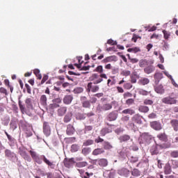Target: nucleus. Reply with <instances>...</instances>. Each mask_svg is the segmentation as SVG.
<instances>
[{
	"label": "nucleus",
	"instance_id": "9b49d317",
	"mask_svg": "<svg viewBox=\"0 0 178 178\" xmlns=\"http://www.w3.org/2000/svg\"><path fill=\"white\" fill-rule=\"evenodd\" d=\"M74 165V159H65L64 165L65 168H72Z\"/></svg>",
	"mask_w": 178,
	"mask_h": 178
},
{
	"label": "nucleus",
	"instance_id": "6e6d98bb",
	"mask_svg": "<svg viewBox=\"0 0 178 178\" xmlns=\"http://www.w3.org/2000/svg\"><path fill=\"white\" fill-rule=\"evenodd\" d=\"M71 151H72V152H77V151H79V145H72L71 146Z\"/></svg>",
	"mask_w": 178,
	"mask_h": 178
},
{
	"label": "nucleus",
	"instance_id": "bf43d9fd",
	"mask_svg": "<svg viewBox=\"0 0 178 178\" xmlns=\"http://www.w3.org/2000/svg\"><path fill=\"white\" fill-rule=\"evenodd\" d=\"M90 148L84 147L83 149H82V154L83 155H88V154H90Z\"/></svg>",
	"mask_w": 178,
	"mask_h": 178
},
{
	"label": "nucleus",
	"instance_id": "8fccbe9b",
	"mask_svg": "<svg viewBox=\"0 0 178 178\" xmlns=\"http://www.w3.org/2000/svg\"><path fill=\"white\" fill-rule=\"evenodd\" d=\"M163 34L165 40H169V37H170V33L166 30H163Z\"/></svg>",
	"mask_w": 178,
	"mask_h": 178
},
{
	"label": "nucleus",
	"instance_id": "e2e57ef3",
	"mask_svg": "<svg viewBox=\"0 0 178 178\" xmlns=\"http://www.w3.org/2000/svg\"><path fill=\"white\" fill-rule=\"evenodd\" d=\"M131 83L132 84H136V83H137V75L131 76Z\"/></svg>",
	"mask_w": 178,
	"mask_h": 178
},
{
	"label": "nucleus",
	"instance_id": "5fc2aeb1",
	"mask_svg": "<svg viewBox=\"0 0 178 178\" xmlns=\"http://www.w3.org/2000/svg\"><path fill=\"white\" fill-rule=\"evenodd\" d=\"M84 91V89L83 88H76L74 90V94H81Z\"/></svg>",
	"mask_w": 178,
	"mask_h": 178
},
{
	"label": "nucleus",
	"instance_id": "0eeeda50",
	"mask_svg": "<svg viewBox=\"0 0 178 178\" xmlns=\"http://www.w3.org/2000/svg\"><path fill=\"white\" fill-rule=\"evenodd\" d=\"M43 133L45 134L46 137L51 136V127L49 124L47 122L43 123Z\"/></svg>",
	"mask_w": 178,
	"mask_h": 178
},
{
	"label": "nucleus",
	"instance_id": "5701e85b",
	"mask_svg": "<svg viewBox=\"0 0 178 178\" xmlns=\"http://www.w3.org/2000/svg\"><path fill=\"white\" fill-rule=\"evenodd\" d=\"M96 162H97L99 166H108V160H106V159H100L99 160H96Z\"/></svg>",
	"mask_w": 178,
	"mask_h": 178
},
{
	"label": "nucleus",
	"instance_id": "bb28decb",
	"mask_svg": "<svg viewBox=\"0 0 178 178\" xmlns=\"http://www.w3.org/2000/svg\"><path fill=\"white\" fill-rule=\"evenodd\" d=\"M138 111L142 113H148V112H149V108L147 106L141 105V106H139Z\"/></svg>",
	"mask_w": 178,
	"mask_h": 178
},
{
	"label": "nucleus",
	"instance_id": "c756f323",
	"mask_svg": "<svg viewBox=\"0 0 178 178\" xmlns=\"http://www.w3.org/2000/svg\"><path fill=\"white\" fill-rule=\"evenodd\" d=\"M124 115H134L136 111L133 108H126L122 111Z\"/></svg>",
	"mask_w": 178,
	"mask_h": 178
},
{
	"label": "nucleus",
	"instance_id": "4d7b16f0",
	"mask_svg": "<svg viewBox=\"0 0 178 178\" xmlns=\"http://www.w3.org/2000/svg\"><path fill=\"white\" fill-rule=\"evenodd\" d=\"M94 144V140L89 139L83 143V145H86V147L88 145H92Z\"/></svg>",
	"mask_w": 178,
	"mask_h": 178
},
{
	"label": "nucleus",
	"instance_id": "c9c22d12",
	"mask_svg": "<svg viewBox=\"0 0 178 178\" xmlns=\"http://www.w3.org/2000/svg\"><path fill=\"white\" fill-rule=\"evenodd\" d=\"M131 175L132 176H134V177H138V176L141 175V172H140L138 170V169L137 168H134L132 171H131Z\"/></svg>",
	"mask_w": 178,
	"mask_h": 178
},
{
	"label": "nucleus",
	"instance_id": "603ef678",
	"mask_svg": "<svg viewBox=\"0 0 178 178\" xmlns=\"http://www.w3.org/2000/svg\"><path fill=\"white\" fill-rule=\"evenodd\" d=\"M131 97H133V94L130 92H127L123 94L124 99H127V98H131Z\"/></svg>",
	"mask_w": 178,
	"mask_h": 178
},
{
	"label": "nucleus",
	"instance_id": "a19ab883",
	"mask_svg": "<svg viewBox=\"0 0 178 178\" xmlns=\"http://www.w3.org/2000/svg\"><path fill=\"white\" fill-rule=\"evenodd\" d=\"M148 61L147 60H140L139 61V66L140 67H145V66H147Z\"/></svg>",
	"mask_w": 178,
	"mask_h": 178
},
{
	"label": "nucleus",
	"instance_id": "4c0bfd02",
	"mask_svg": "<svg viewBox=\"0 0 178 178\" xmlns=\"http://www.w3.org/2000/svg\"><path fill=\"white\" fill-rule=\"evenodd\" d=\"M33 73L36 76V77L38 78V80H41V79H42V76L40 73V70H38V69L34 70Z\"/></svg>",
	"mask_w": 178,
	"mask_h": 178
},
{
	"label": "nucleus",
	"instance_id": "c03bdc74",
	"mask_svg": "<svg viewBox=\"0 0 178 178\" xmlns=\"http://www.w3.org/2000/svg\"><path fill=\"white\" fill-rule=\"evenodd\" d=\"M165 175H170L172 173V168L170 165H166L164 168Z\"/></svg>",
	"mask_w": 178,
	"mask_h": 178
},
{
	"label": "nucleus",
	"instance_id": "ddd939ff",
	"mask_svg": "<svg viewBox=\"0 0 178 178\" xmlns=\"http://www.w3.org/2000/svg\"><path fill=\"white\" fill-rule=\"evenodd\" d=\"M75 131H76V129H74V127H73V125L70 124L67 126L66 133L67 136H73Z\"/></svg>",
	"mask_w": 178,
	"mask_h": 178
},
{
	"label": "nucleus",
	"instance_id": "1a4fd4ad",
	"mask_svg": "<svg viewBox=\"0 0 178 178\" xmlns=\"http://www.w3.org/2000/svg\"><path fill=\"white\" fill-rule=\"evenodd\" d=\"M154 91L157 93V94H165V88H163V86L162 84H156L154 86Z\"/></svg>",
	"mask_w": 178,
	"mask_h": 178
},
{
	"label": "nucleus",
	"instance_id": "f257e3e1",
	"mask_svg": "<svg viewBox=\"0 0 178 178\" xmlns=\"http://www.w3.org/2000/svg\"><path fill=\"white\" fill-rule=\"evenodd\" d=\"M95 72H97V73H100V75L97 74H93L90 77V81H93V84H99V83H102L104 81L103 79H108V76L106 74H104V67L102 65H99L95 70Z\"/></svg>",
	"mask_w": 178,
	"mask_h": 178
},
{
	"label": "nucleus",
	"instance_id": "09e8293b",
	"mask_svg": "<svg viewBox=\"0 0 178 178\" xmlns=\"http://www.w3.org/2000/svg\"><path fill=\"white\" fill-rule=\"evenodd\" d=\"M125 104L128 106L133 105L134 104V99H133V98L127 99L125 102Z\"/></svg>",
	"mask_w": 178,
	"mask_h": 178
},
{
	"label": "nucleus",
	"instance_id": "7c9ffc66",
	"mask_svg": "<svg viewBox=\"0 0 178 178\" xmlns=\"http://www.w3.org/2000/svg\"><path fill=\"white\" fill-rule=\"evenodd\" d=\"M162 73L157 72L154 74V79H155V84H159V81L162 79Z\"/></svg>",
	"mask_w": 178,
	"mask_h": 178
},
{
	"label": "nucleus",
	"instance_id": "f8f14e48",
	"mask_svg": "<svg viewBox=\"0 0 178 178\" xmlns=\"http://www.w3.org/2000/svg\"><path fill=\"white\" fill-rule=\"evenodd\" d=\"M112 108V104H104L102 106H97V109L100 111H111V109Z\"/></svg>",
	"mask_w": 178,
	"mask_h": 178
},
{
	"label": "nucleus",
	"instance_id": "052dcab7",
	"mask_svg": "<svg viewBox=\"0 0 178 178\" xmlns=\"http://www.w3.org/2000/svg\"><path fill=\"white\" fill-rule=\"evenodd\" d=\"M49 109H56V108H59V104L56 103H53L49 104Z\"/></svg>",
	"mask_w": 178,
	"mask_h": 178
},
{
	"label": "nucleus",
	"instance_id": "39448f33",
	"mask_svg": "<svg viewBox=\"0 0 178 178\" xmlns=\"http://www.w3.org/2000/svg\"><path fill=\"white\" fill-rule=\"evenodd\" d=\"M150 127L156 131H159L160 130H162V124L159 121H153L150 122Z\"/></svg>",
	"mask_w": 178,
	"mask_h": 178
},
{
	"label": "nucleus",
	"instance_id": "412c9836",
	"mask_svg": "<svg viewBox=\"0 0 178 178\" xmlns=\"http://www.w3.org/2000/svg\"><path fill=\"white\" fill-rule=\"evenodd\" d=\"M104 153H105V150L104 149V148H97L93 150L92 154L95 156H97L98 155H101Z\"/></svg>",
	"mask_w": 178,
	"mask_h": 178
},
{
	"label": "nucleus",
	"instance_id": "f704fd0d",
	"mask_svg": "<svg viewBox=\"0 0 178 178\" xmlns=\"http://www.w3.org/2000/svg\"><path fill=\"white\" fill-rule=\"evenodd\" d=\"M76 119L78 120H84L86 119V113H78L76 114Z\"/></svg>",
	"mask_w": 178,
	"mask_h": 178
},
{
	"label": "nucleus",
	"instance_id": "72a5a7b5",
	"mask_svg": "<svg viewBox=\"0 0 178 178\" xmlns=\"http://www.w3.org/2000/svg\"><path fill=\"white\" fill-rule=\"evenodd\" d=\"M88 165V163L86 161L77 162L76 163V168H86V166Z\"/></svg>",
	"mask_w": 178,
	"mask_h": 178
},
{
	"label": "nucleus",
	"instance_id": "6ab92c4d",
	"mask_svg": "<svg viewBox=\"0 0 178 178\" xmlns=\"http://www.w3.org/2000/svg\"><path fill=\"white\" fill-rule=\"evenodd\" d=\"M118 119V114L115 112H111L108 114L107 120L108 122H113Z\"/></svg>",
	"mask_w": 178,
	"mask_h": 178
},
{
	"label": "nucleus",
	"instance_id": "e433bc0d",
	"mask_svg": "<svg viewBox=\"0 0 178 178\" xmlns=\"http://www.w3.org/2000/svg\"><path fill=\"white\" fill-rule=\"evenodd\" d=\"M79 172L81 173V177L82 178H90V176H92V173H88V172H83V170H79Z\"/></svg>",
	"mask_w": 178,
	"mask_h": 178
},
{
	"label": "nucleus",
	"instance_id": "b1692460",
	"mask_svg": "<svg viewBox=\"0 0 178 178\" xmlns=\"http://www.w3.org/2000/svg\"><path fill=\"white\" fill-rule=\"evenodd\" d=\"M155 71V67L153 65H149L144 69L145 73L146 74H151L153 72Z\"/></svg>",
	"mask_w": 178,
	"mask_h": 178
},
{
	"label": "nucleus",
	"instance_id": "a18cd8bd",
	"mask_svg": "<svg viewBox=\"0 0 178 178\" xmlns=\"http://www.w3.org/2000/svg\"><path fill=\"white\" fill-rule=\"evenodd\" d=\"M128 52H134V54H137V52H140L141 50L138 47L129 48L127 49Z\"/></svg>",
	"mask_w": 178,
	"mask_h": 178
},
{
	"label": "nucleus",
	"instance_id": "7ed1b4c3",
	"mask_svg": "<svg viewBox=\"0 0 178 178\" xmlns=\"http://www.w3.org/2000/svg\"><path fill=\"white\" fill-rule=\"evenodd\" d=\"M161 102L165 105H176L177 99L173 95L167 96L161 99Z\"/></svg>",
	"mask_w": 178,
	"mask_h": 178
},
{
	"label": "nucleus",
	"instance_id": "3c124183",
	"mask_svg": "<svg viewBox=\"0 0 178 178\" xmlns=\"http://www.w3.org/2000/svg\"><path fill=\"white\" fill-rule=\"evenodd\" d=\"M131 74V72L127 70H124L121 72V75L124 76L125 77H127V76H130Z\"/></svg>",
	"mask_w": 178,
	"mask_h": 178
},
{
	"label": "nucleus",
	"instance_id": "4468645a",
	"mask_svg": "<svg viewBox=\"0 0 178 178\" xmlns=\"http://www.w3.org/2000/svg\"><path fill=\"white\" fill-rule=\"evenodd\" d=\"M170 124L171 127H172L174 131H178V120L177 119H172L170 122Z\"/></svg>",
	"mask_w": 178,
	"mask_h": 178
},
{
	"label": "nucleus",
	"instance_id": "4be33fe9",
	"mask_svg": "<svg viewBox=\"0 0 178 178\" xmlns=\"http://www.w3.org/2000/svg\"><path fill=\"white\" fill-rule=\"evenodd\" d=\"M116 60V56H108L106 58L103 59L102 60V63H108L109 62H115Z\"/></svg>",
	"mask_w": 178,
	"mask_h": 178
},
{
	"label": "nucleus",
	"instance_id": "69168bd1",
	"mask_svg": "<svg viewBox=\"0 0 178 178\" xmlns=\"http://www.w3.org/2000/svg\"><path fill=\"white\" fill-rule=\"evenodd\" d=\"M33 161L36 162V163H38V165H41V163H42V160L41 159V158H40L39 156H38L35 159H33Z\"/></svg>",
	"mask_w": 178,
	"mask_h": 178
},
{
	"label": "nucleus",
	"instance_id": "680f3d73",
	"mask_svg": "<svg viewBox=\"0 0 178 178\" xmlns=\"http://www.w3.org/2000/svg\"><path fill=\"white\" fill-rule=\"evenodd\" d=\"M29 153H30V155H31V156L33 159H35L36 157L38 156V155L37 154V152H35L33 150H30Z\"/></svg>",
	"mask_w": 178,
	"mask_h": 178
},
{
	"label": "nucleus",
	"instance_id": "79ce46f5",
	"mask_svg": "<svg viewBox=\"0 0 178 178\" xmlns=\"http://www.w3.org/2000/svg\"><path fill=\"white\" fill-rule=\"evenodd\" d=\"M170 156L171 158L177 159L178 158V150H172L170 153Z\"/></svg>",
	"mask_w": 178,
	"mask_h": 178
},
{
	"label": "nucleus",
	"instance_id": "dca6fc26",
	"mask_svg": "<svg viewBox=\"0 0 178 178\" xmlns=\"http://www.w3.org/2000/svg\"><path fill=\"white\" fill-rule=\"evenodd\" d=\"M19 154L22 156V158H24V159H29V154H27L24 147H19Z\"/></svg>",
	"mask_w": 178,
	"mask_h": 178
},
{
	"label": "nucleus",
	"instance_id": "a211bd4d",
	"mask_svg": "<svg viewBox=\"0 0 178 178\" xmlns=\"http://www.w3.org/2000/svg\"><path fill=\"white\" fill-rule=\"evenodd\" d=\"M131 119L132 122H134V123H137L138 124H141L142 123L141 115H140V114H135Z\"/></svg>",
	"mask_w": 178,
	"mask_h": 178
},
{
	"label": "nucleus",
	"instance_id": "338daca9",
	"mask_svg": "<svg viewBox=\"0 0 178 178\" xmlns=\"http://www.w3.org/2000/svg\"><path fill=\"white\" fill-rule=\"evenodd\" d=\"M107 44H108V45H116L118 44V42H115L112 39H109L107 41Z\"/></svg>",
	"mask_w": 178,
	"mask_h": 178
},
{
	"label": "nucleus",
	"instance_id": "864d4df0",
	"mask_svg": "<svg viewBox=\"0 0 178 178\" xmlns=\"http://www.w3.org/2000/svg\"><path fill=\"white\" fill-rule=\"evenodd\" d=\"M150 92H148L144 89H140L138 90V94H140V95H145V96H147L148 95V93Z\"/></svg>",
	"mask_w": 178,
	"mask_h": 178
},
{
	"label": "nucleus",
	"instance_id": "ea45409f",
	"mask_svg": "<svg viewBox=\"0 0 178 178\" xmlns=\"http://www.w3.org/2000/svg\"><path fill=\"white\" fill-rule=\"evenodd\" d=\"M19 109L22 112V113H23V115H24V113H26V107H24V106L22 104V101L19 100Z\"/></svg>",
	"mask_w": 178,
	"mask_h": 178
},
{
	"label": "nucleus",
	"instance_id": "473e14b6",
	"mask_svg": "<svg viewBox=\"0 0 178 178\" xmlns=\"http://www.w3.org/2000/svg\"><path fill=\"white\" fill-rule=\"evenodd\" d=\"M104 149H112L113 147L111 145V143L108 141H104L103 143Z\"/></svg>",
	"mask_w": 178,
	"mask_h": 178
},
{
	"label": "nucleus",
	"instance_id": "2f4dec72",
	"mask_svg": "<svg viewBox=\"0 0 178 178\" xmlns=\"http://www.w3.org/2000/svg\"><path fill=\"white\" fill-rule=\"evenodd\" d=\"M108 133H112V130L109 128H103L101 131H100V134L103 136H106V134H108Z\"/></svg>",
	"mask_w": 178,
	"mask_h": 178
},
{
	"label": "nucleus",
	"instance_id": "0e129e2a",
	"mask_svg": "<svg viewBox=\"0 0 178 178\" xmlns=\"http://www.w3.org/2000/svg\"><path fill=\"white\" fill-rule=\"evenodd\" d=\"M7 138L11 143V144H15L16 142V140H15V138H13L10 136V135H7Z\"/></svg>",
	"mask_w": 178,
	"mask_h": 178
},
{
	"label": "nucleus",
	"instance_id": "6e6552de",
	"mask_svg": "<svg viewBox=\"0 0 178 178\" xmlns=\"http://www.w3.org/2000/svg\"><path fill=\"white\" fill-rule=\"evenodd\" d=\"M118 173L120 176H123L124 177H128L130 176V170L124 168L118 170Z\"/></svg>",
	"mask_w": 178,
	"mask_h": 178
},
{
	"label": "nucleus",
	"instance_id": "c85d7f7f",
	"mask_svg": "<svg viewBox=\"0 0 178 178\" xmlns=\"http://www.w3.org/2000/svg\"><path fill=\"white\" fill-rule=\"evenodd\" d=\"M73 117V114L72 113H68L66 114L63 118L64 123H69L70 120H72V118Z\"/></svg>",
	"mask_w": 178,
	"mask_h": 178
},
{
	"label": "nucleus",
	"instance_id": "f03ea898",
	"mask_svg": "<svg viewBox=\"0 0 178 178\" xmlns=\"http://www.w3.org/2000/svg\"><path fill=\"white\" fill-rule=\"evenodd\" d=\"M156 143V145H153L150 148V154L152 155H158L159 154V149H167V148H170V143H164L162 144H158Z\"/></svg>",
	"mask_w": 178,
	"mask_h": 178
},
{
	"label": "nucleus",
	"instance_id": "a878e982",
	"mask_svg": "<svg viewBox=\"0 0 178 178\" xmlns=\"http://www.w3.org/2000/svg\"><path fill=\"white\" fill-rule=\"evenodd\" d=\"M138 84L140 86H147V84H149V80L145 77L140 78L138 81Z\"/></svg>",
	"mask_w": 178,
	"mask_h": 178
},
{
	"label": "nucleus",
	"instance_id": "423d86ee",
	"mask_svg": "<svg viewBox=\"0 0 178 178\" xmlns=\"http://www.w3.org/2000/svg\"><path fill=\"white\" fill-rule=\"evenodd\" d=\"M42 159L43 162L47 165L48 168H50V169H55L56 165L54 161H49L45 156H42Z\"/></svg>",
	"mask_w": 178,
	"mask_h": 178
},
{
	"label": "nucleus",
	"instance_id": "2eb2a0df",
	"mask_svg": "<svg viewBox=\"0 0 178 178\" xmlns=\"http://www.w3.org/2000/svg\"><path fill=\"white\" fill-rule=\"evenodd\" d=\"M157 138L162 141L163 143H168V135L165 133H160L157 135Z\"/></svg>",
	"mask_w": 178,
	"mask_h": 178
},
{
	"label": "nucleus",
	"instance_id": "393cba45",
	"mask_svg": "<svg viewBox=\"0 0 178 178\" xmlns=\"http://www.w3.org/2000/svg\"><path fill=\"white\" fill-rule=\"evenodd\" d=\"M118 140L120 143H127L130 140V136L126 134L120 136Z\"/></svg>",
	"mask_w": 178,
	"mask_h": 178
},
{
	"label": "nucleus",
	"instance_id": "cd10ccee",
	"mask_svg": "<svg viewBox=\"0 0 178 178\" xmlns=\"http://www.w3.org/2000/svg\"><path fill=\"white\" fill-rule=\"evenodd\" d=\"M47 95H42L40 96V104L42 105V106H47Z\"/></svg>",
	"mask_w": 178,
	"mask_h": 178
},
{
	"label": "nucleus",
	"instance_id": "49530a36",
	"mask_svg": "<svg viewBox=\"0 0 178 178\" xmlns=\"http://www.w3.org/2000/svg\"><path fill=\"white\" fill-rule=\"evenodd\" d=\"M123 88L124 90H131V88H133V84L130 83H125L123 85Z\"/></svg>",
	"mask_w": 178,
	"mask_h": 178
},
{
	"label": "nucleus",
	"instance_id": "aec40b11",
	"mask_svg": "<svg viewBox=\"0 0 178 178\" xmlns=\"http://www.w3.org/2000/svg\"><path fill=\"white\" fill-rule=\"evenodd\" d=\"M72 101H73V96L70 95L65 96L63 99V102L64 104H65V105H69L72 104Z\"/></svg>",
	"mask_w": 178,
	"mask_h": 178
},
{
	"label": "nucleus",
	"instance_id": "f3484780",
	"mask_svg": "<svg viewBox=\"0 0 178 178\" xmlns=\"http://www.w3.org/2000/svg\"><path fill=\"white\" fill-rule=\"evenodd\" d=\"M66 112H67V108L62 106L57 110V115L58 116H64Z\"/></svg>",
	"mask_w": 178,
	"mask_h": 178
},
{
	"label": "nucleus",
	"instance_id": "de8ad7c7",
	"mask_svg": "<svg viewBox=\"0 0 178 178\" xmlns=\"http://www.w3.org/2000/svg\"><path fill=\"white\" fill-rule=\"evenodd\" d=\"M82 106H83V108H90L91 107V103H90V101L86 100V101L83 102Z\"/></svg>",
	"mask_w": 178,
	"mask_h": 178
},
{
	"label": "nucleus",
	"instance_id": "13d9d810",
	"mask_svg": "<svg viewBox=\"0 0 178 178\" xmlns=\"http://www.w3.org/2000/svg\"><path fill=\"white\" fill-rule=\"evenodd\" d=\"M143 104L144 105H152L154 104V101L146 99L143 101Z\"/></svg>",
	"mask_w": 178,
	"mask_h": 178
},
{
	"label": "nucleus",
	"instance_id": "20e7f679",
	"mask_svg": "<svg viewBox=\"0 0 178 178\" xmlns=\"http://www.w3.org/2000/svg\"><path fill=\"white\" fill-rule=\"evenodd\" d=\"M88 92H98L99 91V86L95 85L92 86V82H89L87 85Z\"/></svg>",
	"mask_w": 178,
	"mask_h": 178
},
{
	"label": "nucleus",
	"instance_id": "58836bf2",
	"mask_svg": "<svg viewBox=\"0 0 178 178\" xmlns=\"http://www.w3.org/2000/svg\"><path fill=\"white\" fill-rule=\"evenodd\" d=\"M5 155L6 156H7L8 158H13L15 153L12 152L9 149H6L5 150Z\"/></svg>",
	"mask_w": 178,
	"mask_h": 178
},
{
	"label": "nucleus",
	"instance_id": "9d476101",
	"mask_svg": "<svg viewBox=\"0 0 178 178\" xmlns=\"http://www.w3.org/2000/svg\"><path fill=\"white\" fill-rule=\"evenodd\" d=\"M142 141L144 143H148V141H151L152 140V136L149 134V133H143L141 136Z\"/></svg>",
	"mask_w": 178,
	"mask_h": 178
},
{
	"label": "nucleus",
	"instance_id": "774afa93",
	"mask_svg": "<svg viewBox=\"0 0 178 178\" xmlns=\"http://www.w3.org/2000/svg\"><path fill=\"white\" fill-rule=\"evenodd\" d=\"M48 79H49L48 75L44 74V75L43 76V78H42V81H41L40 84H44V83H45V81H47V80H48Z\"/></svg>",
	"mask_w": 178,
	"mask_h": 178
},
{
	"label": "nucleus",
	"instance_id": "37998d69",
	"mask_svg": "<svg viewBox=\"0 0 178 178\" xmlns=\"http://www.w3.org/2000/svg\"><path fill=\"white\" fill-rule=\"evenodd\" d=\"M171 166L173 169H177L178 168V160H171Z\"/></svg>",
	"mask_w": 178,
	"mask_h": 178
}]
</instances>
